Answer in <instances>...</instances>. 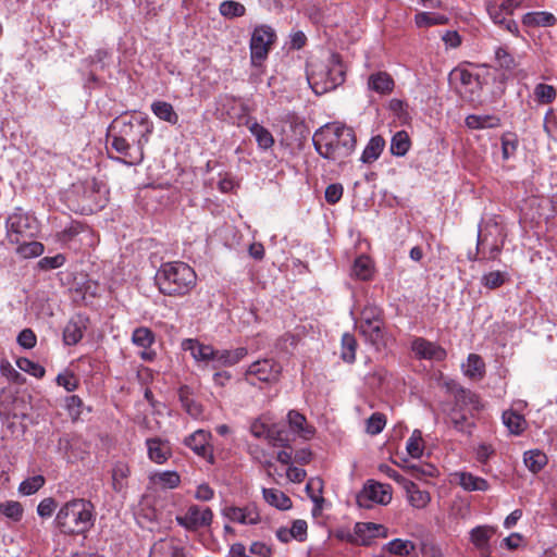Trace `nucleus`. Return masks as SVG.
Returning <instances> with one entry per match:
<instances>
[{"label":"nucleus","mask_w":557,"mask_h":557,"mask_svg":"<svg viewBox=\"0 0 557 557\" xmlns=\"http://www.w3.org/2000/svg\"><path fill=\"white\" fill-rule=\"evenodd\" d=\"M352 128L345 125L326 126L315 132L313 145L318 153L333 161L348 157L356 147Z\"/></svg>","instance_id":"f257e3e1"},{"label":"nucleus","mask_w":557,"mask_h":557,"mask_svg":"<svg viewBox=\"0 0 557 557\" xmlns=\"http://www.w3.org/2000/svg\"><path fill=\"white\" fill-rule=\"evenodd\" d=\"M154 280L161 294L182 297L195 288L197 275L187 263L173 261L163 263L157 271Z\"/></svg>","instance_id":"f03ea898"},{"label":"nucleus","mask_w":557,"mask_h":557,"mask_svg":"<svg viewBox=\"0 0 557 557\" xmlns=\"http://www.w3.org/2000/svg\"><path fill=\"white\" fill-rule=\"evenodd\" d=\"M54 523L65 535L83 534L94 525V506L84 498L71 499L59 509Z\"/></svg>","instance_id":"7ed1b4c3"},{"label":"nucleus","mask_w":557,"mask_h":557,"mask_svg":"<svg viewBox=\"0 0 557 557\" xmlns=\"http://www.w3.org/2000/svg\"><path fill=\"white\" fill-rule=\"evenodd\" d=\"M346 70L338 54H331L326 64H312L307 78L317 95H323L342 85Z\"/></svg>","instance_id":"20e7f679"},{"label":"nucleus","mask_w":557,"mask_h":557,"mask_svg":"<svg viewBox=\"0 0 557 557\" xmlns=\"http://www.w3.org/2000/svg\"><path fill=\"white\" fill-rule=\"evenodd\" d=\"M361 335L372 345H381L384 339L382 310L375 305H367L360 313L358 325Z\"/></svg>","instance_id":"39448f33"},{"label":"nucleus","mask_w":557,"mask_h":557,"mask_svg":"<svg viewBox=\"0 0 557 557\" xmlns=\"http://www.w3.org/2000/svg\"><path fill=\"white\" fill-rule=\"evenodd\" d=\"M110 149L119 154L117 157H111L112 159L129 166L138 165L144 160V146L133 145L126 137L113 135L110 141Z\"/></svg>","instance_id":"423d86ee"},{"label":"nucleus","mask_w":557,"mask_h":557,"mask_svg":"<svg viewBox=\"0 0 557 557\" xmlns=\"http://www.w3.org/2000/svg\"><path fill=\"white\" fill-rule=\"evenodd\" d=\"M274 39L275 33L271 27L261 25L255 28L250 39V57L253 65H260L268 57Z\"/></svg>","instance_id":"0eeeda50"},{"label":"nucleus","mask_w":557,"mask_h":557,"mask_svg":"<svg viewBox=\"0 0 557 557\" xmlns=\"http://www.w3.org/2000/svg\"><path fill=\"white\" fill-rule=\"evenodd\" d=\"M379 536H386V529L382 524L372 522H358L354 528V532L342 533L339 539L351 544L368 546L372 540Z\"/></svg>","instance_id":"6e6552de"},{"label":"nucleus","mask_w":557,"mask_h":557,"mask_svg":"<svg viewBox=\"0 0 557 557\" xmlns=\"http://www.w3.org/2000/svg\"><path fill=\"white\" fill-rule=\"evenodd\" d=\"M213 519V512L210 508L191 505L183 516L176 517L178 525L189 531H195L203 527H209Z\"/></svg>","instance_id":"1a4fd4ad"},{"label":"nucleus","mask_w":557,"mask_h":557,"mask_svg":"<svg viewBox=\"0 0 557 557\" xmlns=\"http://www.w3.org/2000/svg\"><path fill=\"white\" fill-rule=\"evenodd\" d=\"M151 126L147 121L134 117L128 122H123L117 137H126L133 145L145 146L148 143V136L151 134Z\"/></svg>","instance_id":"9d476101"},{"label":"nucleus","mask_w":557,"mask_h":557,"mask_svg":"<svg viewBox=\"0 0 557 557\" xmlns=\"http://www.w3.org/2000/svg\"><path fill=\"white\" fill-rule=\"evenodd\" d=\"M211 434L205 430H197L184 440V444L197 456L202 457L209 463H214L213 449L210 445Z\"/></svg>","instance_id":"9b49d317"},{"label":"nucleus","mask_w":557,"mask_h":557,"mask_svg":"<svg viewBox=\"0 0 557 557\" xmlns=\"http://www.w3.org/2000/svg\"><path fill=\"white\" fill-rule=\"evenodd\" d=\"M281 367L272 359L258 360L251 363L246 371V380L256 377L260 382H274L278 379Z\"/></svg>","instance_id":"f8f14e48"},{"label":"nucleus","mask_w":557,"mask_h":557,"mask_svg":"<svg viewBox=\"0 0 557 557\" xmlns=\"http://www.w3.org/2000/svg\"><path fill=\"white\" fill-rule=\"evenodd\" d=\"M392 499L391 486L376 482H369L357 500L360 506L369 507L367 500L381 505H387Z\"/></svg>","instance_id":"ddd939ff"},{"label":"nucleus","mask_w":557,"mask_h":557,"mask_svg":"<svg viewBox=\"0 0 557 557\" xmlns=\"http://www.w3.org/2000/svg\"><path fill=\"white\" fill-rule=\"evenodd\" d=\"M411 350L419 359L442 361L446 358V350L434 342L423 337H416L411 343Z\"/></svg>","instance_id":"4468645a"},{"label":"nucleus","mask_w":557,"mask_h":557,"mask_svg":"<svg viewBox=\"0 0 557 557\" xmlns=\"http://www.w3.org/2000/svg\"><path fill=\"white\" fill-rule=\"evenodd\" d=\"M149 557H187V552L178 539L168 537L151 546Z\"/></svg>","instance_id":"2eb2a0df"},{"label":"nucleus","mask_w":557,"mask_h":557,"mask_svg":"<svg viewBox=\"0 0 557 557\" xmlns=\"http://www.w3.org/2000/svg\"><path fill=\"white\" fill-rule=\"evenodd\" d=\"M223 515L231 521L240 524H257L260 521V515L255 505L245 507H226Z\"/></svg>","instance_id":"dca6fc26"},{"label":"nucleus","mask_w":557,"mask_h":557,"mask_svg":"<svg viewBox=\"0 0 557 557\" xmlns=\"http://www.w3.org/2000/svg\"><path fill=\"white\" fill-rule=\"evenodd\" d=\"M287 422L290 431L304 441L311 440L315 434V428L297 410H290L287 413Z\"/></svg>","instance_id":"f3484780"},{"label":"nucleus","mask_w":557,"mask_h":557,"mask_svg":"<svg viewBox=\"0 0 557 557\" xmlns=\"http://www.w3.org/2000/svg\"><path fill=\"white\" fill-rule=\"evenodd\" d=\"M487 13L495 25L506 29L507 32L518 36L519 28L517 23L511 18L497 2H491L486 7Z\"/></svg>","instance_id":"a211bd4d"},{"label":"nucleus","mask_w":557,"mask_h":557,"mask_svg":"<svg viewBox=\"0 0 557 557\" xmlns=\"http://www.w3.org/2000/svg\"><path fill=\"white\" fill-rule=\"evenodd\" d=\"M88 319L83 315L73 317L63 330V341L65 345H76L84 336L87 329Z\"/></svg>","instance_id":"6ab92c4d"},{"label":"nucleus","mask_w":557,"mask_h":557,"mask_svg":"<svg viewBox=\"0 0 557 557\" xmlns=\"http://www.w3.org/2000/svg\"><path fill=\"white\" fill-rule=\"evenodd\" d=\"M182 348L185 351H189L190 356L197 362H213L214 348L210 345H205L195 338H187L182 342Z\"/></svg>","instance_id":"aec40b11"},{"label":"nucleus","mask_w":557,"mask_h":557,"mask_svg":"<svg viewBox=\"0 0 557 557\" xmlns=\"http://www.w3.org/2000/svg\"><path fill=\"white\" fill-rule=\"evenodd\" d=\"M148 457L156 463H164L171 457V447L168 442L160 438H148L146 441Z\"/></svg>","instance_id":"412c9836"},{"label":"nucleus","mask_w":557,"mask_h":557,"mask_svg":"<svg viewBox=\"0 0 557 557\" xmlns=\"http://www.w3.org/2000/svg\"><path fill=\"white\" fill-rule=\"evenodd\" d=\"M495 534V529L490 525H479L471 530V543L483 554L490 552V540Z\"/></svg>","instance_id":"4be33fe9"},{"label":"nucleus","mask_w":557,"mask_h":557,"mask_svg":"<svg viewBox=\"0 0 557 557\" xmlns=\"http://www.w3.org/2000/svg\"><path fill=\"white\" fill-rule=\"evenodd\" d=\"M247 356V349L245 347H238L233 350H215L213 358V368L218 367H231L238 363L242 359Z\"/></svg>","instance_id":"5701e85b"},{"label":"nucleus","mask_w":557,"mask_h":557,"mask_svg":"<svg viewBox=\"0 0 557 557\" xmlns=\"http://www.w3.org/2000/svg\"><path fill=\"white\" fill-rule=\"evenodd\" d=\"M394 79L386 72H377L370 75L368 79L369 89L380 94L386 95L393 91L394 89Z\"/></svg>","instance_id":"b1692460"},{"label":"nucleus","mask_w":557,"mask_h":557,"mask_svg":"<svg viewBox=\"0 0 557 557\" xmlns=\"http://www.w3.org/2000/svg\"><path fill=\"white\" fill-rule=\"evenodd\" d=\"M404 487L406 488L407 497L411 506L422 509L430 503V494L426 491H421L413 482L406 481Z\"/></svg>","instance_id":"393cba45"},{"label":"nucleus","mask_w":557,"mask_h":557,"mask_svg":"<svg viewBox=\"0 0 557 557\" xmlns=\"http://www.w3.org/2000/svg\"><path fill=\"white\" fill-rule=\"evenodd\" d=\"M384 147H385V140L383 139V137L380 135L373 136L369 140L368 145L366 146L360 160L363 163H368V164L373 163L374 161H376L379 159Z\"/></svg>","instance_id":"a878e982"},{"label":"nucleus","mask_w":557,"mask_h":557,"mask_svg":"<svg viewBox=\"0 0 557 557\" xmlns=\"http://www.w3.org/2000/svg\"><path fill=\"white\" fill-rule=\"evenodd\" d=\"M459 485L465 490L469 492L473 491H487L490 487L488 482L480 476H475L470 472H460L457 474Z\"/></svg>","instance_id":"bb28decb"},{"label":"nucleus","mask_w":557,"mask_h":557,"mask_svg":"<svg viewBox=\"0 0 557 557\" xmlns=\"http://www.w3.org/2000/svg\"><path fill=\"white\" fill-rule=\"evenodd\" d=\"M264 500L277 509L286 510L292 507L290 498L282 491L275 488H263Z\"/></svg>","instance_id":"cd10ccee"},{"label":"nucleus","mask_w":557,"mask_h":557,"mask_svg":"<svg viewBox=\"0 0 557 557\" xmlns=\"http://www.w3.org/2000/svg\"><path fill=\"white\" fill-rule=\"evenodd\" d=\"M522 22L525 26H554L557 18L549 12H530L523 15Z\"/></svg>","instance_id":"c85d7f7f"},{"label":"nucleus","mask_w":557,"mask_h":557,"mask_svg":"<svg viewBox=\"0 0 557 557\" xmlns=\"http://www.w3.org/2000/svg\"><path fill=\"white\" fill-rule=\"evenodd\" d=\"M463 372L472 380H481L485 373V363L476 354H470L467 363L463 366Z\"/></svg>","instance_id":"c756f323"},{"label":"nucleus","mask_w":557,"mask_h":557,"mask_svg":"<svg viewBox=\"0 0 557 557\" xmlns=\"http://www.w3.org/2000/svg\"><path fill=\"white\" fill-rule=\"evenodd\" d=\"M465 123L472 129L494 128L500 125V120L495 115L471 114L466 117Z\"/></svg>","instance_id":"7c9ffc66"},{"label":"nucleus","mask_w":557,"mask_h":557,"mask_svg":"<svg viewBox=\"0 0 557 557\" xmlns=\"http://www.w3.org/2000/svg\"><path fill=\"white\" fill-rule=\"evenodd\" d=\"M151 111L160 120L165 121L172 125H175L178 122V115L174 111V108L171 103L165 101H154L151 104Z\"/></svg>","instance_id":"2f4dec72"},{"label":"nucleus","mask_w":557,"mask_h":557,"mask_svg":"<svg viewBox=\"0 0 557 557\" xmlns=\"http://www.w3.org/2000/svg\"><path fill=\"white\" fill-rule=\"evenodd\" d=\"M384 549L389 554L406 557L416 549V545L409 540L394 539L384 546Z\"/></svg>","instance_id":"473e14b6"},{"label":"nucleus","mask_w":557,"mask_h":557,"mask_svg":"<svg viewBox=\"0 0 557 557\" xmlns=\"http://www.w3.org/2000/svg\"><path fill=\"white\" fill-rule=\"evenodd\" d=\"M411 146V140L407 132H397L391 141V153L396 157H404Z\"/></svg>","instance_id":"72a5a7b5"},{"label":"nucleus","mask_w":557,"mask_h":557,"mask_svg":"<svg viewBox=\"0 0 557 557\" xmlns=\"http://www.w3.org/2000/svg\"><path fill=\"white\" fill-rule=\"evenodd\" d=\"M150 480L162 488H175L181 482L180 474L175 471L157 472L150 476Z\"/></svg>","instance_id":"f704fd0d"},{"label":"nucleus","mask_w":557,"mask_h":557,"mask_svg":"<svg viewBox=\"0 0 557 557\" xmlns=\"http://www.w3.org/2000/svg\"><path fill=\"white\" fill-rule=\"evenodd\" d=\"M351 274L362 281L370 280L373 274V267L370 258L367 256L358 257L354 262Z\"/></svg>","instance_id":"c9c22d12"},{"label":"nucleus","mask_w":557,"mask_h":557,"mask_svg":"<svg viewBox=\"0 0 557 557\" xmlns=\"http://www.w3.org/2000/svg\"><path fill=\"white\" fill-rule=\"evenodd\" d=\"M523 461L531 472L537 473L547 463V457L544 453L540 450H530L524 453Z\"/></svg>","instance_id":"e433bc0d"},{"label":"nucleus","mask_w":557,"mask_h":557,"mask_svg":"<svg viewBox=\"0 0 557 557\" xmlns=\"http://www.w3.org/2000/svg\"><path fill=\"white\" fill-rule=\"evenodd\" d=\"M357 345V341L352 334H343L341 357L345 362L352 363L355 361Z\"/></svg>","instance_id":"4c0bfd02"},{"label":"nucleus","mask_w":557,"mask_h":557,"mask_svg":"<svg viewBox=\"0 0 557 557\" xmlns=\"http://www.w3.org/2000/svg\"><path fill=\"white\" fill-rule=\"evenodd\" d=\"M251 134L256 137L258 146L262 149H269L274 144L272 134L262 125L252 123L249 127Z\"/></svg>","instance_id":"58836bf2"},{"label":"nucleus","mask_w":557,"mask_h":557,"mask_svg":"<svg viewBox=\"0 0 557 557\" xmlns=\"http://www.w3.org/2000/svg\"><path fill=\"white\" fill-rule=\"evenodd\" d=\"M129 475V468L125 462L119 461L112 469V486L116 492L125 487V480Z\"/></svg>","instance_id":"ea45409f"},{"label":"nucleus","mask_w":557,"mask_h":557,"mask_svg":"<svg viewBox=\"0 0 557 557\" xmlns=\"http://www.w3.org/2000/svg\"><path fill=\"white\" fill-rule=\"evenodd\" d=\"M267 441L274 447H290L288 433L276 424L271 425Z\"/></svg>","instance_id":"a19ab883"},{"label":"nucleus","mask_w":557,"mask_h":557,"mask_svg":"<svg viewBox=\"0 0 557 557\" xmlns=\"http://www.w3.org/2000/svg\"><path fill=\"white\" fill-rule=\"evenodd\" d=\"M533 94H534V98H535L536 102H539L541 104H549L557 97V91H556L555 87L552 85L543 84V83L537 84L534 87Z\"/></svg>","instance_id":"79ce46f5"},{"label":"nucleus","mask_w":557,"mask_h":557,"mask_svg":"<svg viewBox=\"0 0 557 557\" xmlns=\"http://www.w3.org/2000/svg\"><path fill=\"white\" fill-rule=\"evenodd\" d=\"M132 342L138 347L148 348L154 343V334L150 329L140 326L134 330Z\"/></svg>","instance_id":"37998d69"},{"label":"nucleus","mask_w":557,"mask_h":557,"mask_svg":"<svg viewBox=\"0 0 557 557\" xmlns=\"http://www.w3.org/2000/svg\"><path fill=\"white\" fill-rule=\"evenodd\" d=\"M508 280V273L503 271H491L481 277V284L488 288L495 289L503 286Z\"/></svg>","instance_id":"c03bdc74"},{"label":"nucleus","mask_w":557,"mask_h":557,"mask_svg":"<svg viewBox=\"0 0 557 557\" xmlns=\"http://www.w3.org/2000/svg\"><path fill=\"white\" fill-rule=\"evenodd\" d=\"M219 11L224 17L234 18L245 15L246 8L237 1L226 0L220 4Z\"/></svg>","instance_id":"a18cd8bd"},{"label":"nucleus","mask_w":557,"mask_h":557,"mask_svg":"<svg viewBox=\"0 0 557 557\" xmlns=\"http://www.w3.org/2000/svg\"><path fill=\"white\" fill-rule=\"evenodd\" d=\"M504 424L508 428V430L513 434H520L524 428V419L522 416L512 412L506 411L503 414Z\"/></svg>","instance_id":"49530a36"},{"label":"nucleus","mask_w":557,"mask_h":557,"mask_svg":"<svg viewBox=\"0 0 557 557\" xmlns=\"http://www.w3.org/2000/svg\"><path fill=\"white\" fill-rule=\"evenodd\" d=\"M423 440L419 430H414L408 438L406 449L412 458H419L423 454Z\"/></svg>","instance_id":"de8ad7c7"},{"label":"nucleus","mask_w":557,"mask_h":557,"mask_svg":"<svg viewBox=\"0 0 557 557\" xmlns=\"http://www.w3.org/2000/svg\"><path fill=\"white\" fill-rule=\"evenodd\" d=\"M9 232L24 234L28 227V218L24 214H13L7 221Z\"/></svg>","instance_id":"09e8293b"},{"label":"nucleus","mask_w":557,"mask_h":557,"mask_svg":"<svg viewBox=\"0 0 557 557\" xmlns=\"http://www.w3.org/2000/svg\"><path fill=\"white\" fill-rule=\"evenodd\" d=\"M45 484V479L42 475H35L26 479L20 484L18 491L23 495H33L35 494L42 485Z\"/></svg>","instance_id":"8fccbe9b"},{"label":"nucleus","mask_w":557,"mask_h":557,"mask_svg":"<svg viewBox=\"0 0 557 557\" xmlns=\"http://www.w3.org/2000/svg\"><path fill=\"white\" fill-rule=\"evenodd\" d=\"M416 24L419 27H428L432 25H442L447 22V18L443 15H435L428 12H422L416 15Z\"/></svg>","instance_id":"3c124183"},{"label":"nucleus","mask_w":557,"mask_h":557,"mask_svg":"<svg viewBox=\"0 0 557 557\" xmlns=\"http://www.w3.org/2000/svg\"><path fill=\"white\" fill-rule=\"evenodd\" d=\"M0 512L13 521H20L23 515V507L17 502H4L0 504Z\"/></svg>","instance_id":"603ef678"},{"label":"nucleus","mask_w":557,"mask_h":557,"mask_svg":"<svg viewBox=\"0 0 557 557\" xmlns=\"http://www.w3.org/2000/svg\"><path fill=\"white\" fill-rule=\"evenodd\" d=\"M447 386L455 393V396L458 400L469 403L473 405V408H478V397L475 394L462 388L461 386L457 385L454 382H451V385L447 384Z\"/></svg>","instance_id":"864d4df0"},{"label":"nucleus","mask_w":557,"mask_h":557,"mask_svg":"<svg viewBox=\"0 0 557 557\" xmlns=\"http://www.w3.org/2000/svg\"><path fill=\"white\" fill-rule=\"evenodd\" d=\"M386 424V418L383 413L375 412L367 420V432L371 435L381 433Z\"/></svg>","instance_id":"5fc2aeb1"},{"label":"nucleus","mask_w":557,"mask_h":557,"mask_svg":"<svg viewBox=\"0 0 557 557\" xmlns=\"http://www.w3.org/2000/svg\"><path fill=\"white\" fill-rule=\"evenodd\" d=\"M306 491L309 497L315 503L323 502L322 491H323V482L319 478L310 479L306 485Z\"/></svg>","instance_id":"6e6d98bb"},{"label":"nucleus","mask_w":557,"mask_h":557,"mask_svg":"<svg viewBox=\"0 0 557 557\" xmlns=\"http://www.w3.org/2000/svg\"><path fill=\"white\" fill-rule=\"evenodd\" d=\"M17 366L22 371L27 372L35 377H42L46 373V370L42 366L26 358L20 359L17 361Z\"/></svg>","instance_id":"4d7b16f0"},{"label":"nucleus","mask_w":557,"mask_h":557,"mask_svg":"<svg viewBox=\"0 0 557 557\" xmlns=\"http://www.w3.org/2000/svg\"><path fill=\"white\" fill-rule=\"evenodd\" d=\"M404 468L412 474V476L420 479L423 475L426 476H433L436 472V469L431 466L426 465L424 467L417 465V463H406Z\"/></svg>","instance_id":"13d9d810"},{"label":"nucleus","mask_w":557,"mask_h":557,"mask_svg":"<svg viewBox=\"0 0 557 557\" xmlns=\"http://www.w3.org/2000/svg\"><path fill=\"white\" fill-rule=\"evenodd\" d=\"M495 59L505 70H512L516 66L515 58L503 47L496 49Z\"/></svg>","instance_id":"bf43d9fd"},{"label":"nucleus","mask_w":557,"mask_h":557,"mask_svg":"<svg viewBox=\"0 0 557 557\" xmlns=\"http://www.w3.org/2000/svg\"><path fill=\"white\" fill-rule=\"evenodd\" d=\"M18 252L24 258L38 257L44 252V245L40 244L39 242L26 243L18 247Z\"/></svg>","instance_id":"052dcab7"},{"label":"nucleus","mask_w":557,"mask_h":557,"mask_svg":"<svg viewBox=\"0 0 557 557\" xmlns=\"http://www.w3.org/2000/svg\"><path fill=\"white\" fill-rule=\"evenodd\" d=\"M65 262V257L62 253H58L53 257H44L38 261V267L41 270L48 271L62 267Z\"/></svg>","instance_id":"680f3d73"},{"label":"nucleus","mask_w":557,"mask_h":557,"mask_svg":"<svg viewBox=\"0 0 557 557\" xmlns=\"http://www.w3.org/2000/svg\"><path fill=\"white\" fill-rule=\"evenodd\" d=\"M180 399H181L184 408L186 409V411L191 417L196 418L200 414V412H201L200 406L188 397L186 388L180 389Z\"/></svg>","instance_id":"e2e57ef3"},{"label":"nucleus","mask_w":557,"mask_h":557,"mask_svg":"<svg viewBox=\"0 0 557 557\" xmlns=\"http://www.w3.org/2000/svg\"><path fill=\"white\" fill-rule=\"evenodd\" d=\"M543 127L549 137L557 138V114L553 109L545 114Z\"/></svg>","instance_id":"0e129e2a"},{"label":"nucleus","mask_w":557,"mask_h":557,"mask_svg":"<svg viewBox=\"0 0 557 557\" xmlns=\"http://www.w3.org/2000/svg\"><path fill=\"white\" fill-rule=\"evenodd\" d=\"M271 425L262 420V418H258L253 420L250 424V433L257 438L267 440L269 435Z\"/></svg>","instance_id":"69168bd1"},{"label":"nucleus","mask_w":557,"mask_h":557,"mask_svg":"<svg viewBox=\"0 0 557 557\" xmlns=\"http://www.w3.org/2000/svg\"><path fill=\"white\" fill-rule=\"evenodd\" d=\"M17 343L23 348L30 349L35 347L37 338L30 329H24L17 336Z\"/></svg>","instance_id":"338daca9"},{"label":"nucleus","mask_w":557,"mask_h":557,"mask_svg":"<svg viewBox=\"0 0 557 557\" xmlns=\"http://www.w3.org/2000/svg\"><path fill=\"white\" fill-rule=\"evenodd\" d=\"M343 196V186L341 184H331L325 189V200L334 205L339 201Z\"/></svg>","instance_id":"774afa93"}]
</instances>
